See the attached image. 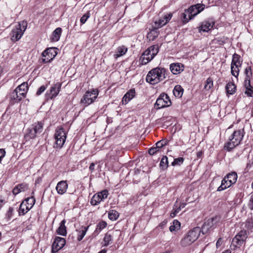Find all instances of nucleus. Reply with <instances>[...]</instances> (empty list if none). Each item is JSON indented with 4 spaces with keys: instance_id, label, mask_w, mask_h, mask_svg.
<instances>
[{
    "instance_id": "nucleus-27",
    "label": "nucleus",
    "mask_w": 253,
    "mask_h": 253,
    "mask_svg": "<svg viewBox=\"0 0 253 253\" xmlns=\"http://www.w3.org/2000/svg\"><path fill=\"white\" fill-rule=\"evenodd\" d=\"M225 177L229 181V184H233L236 182L237 174L236 172H232L227 174Z\"/></svg>"
},
{
    "instance_id": "nucleus-62",
    "label": "nucleus",
    "mask_w": 253,
    "mask_h": 253,
    "mask_svg": "<svg viewBox=\"0 0 253 253\" xmlns=\"http://www.w3.org/2000/svg\"><path fill=\"white\" fill-rule=\"evenodd\" d=\"M169 230L171 231V232H173L176 230H177L175 227H174V225H171L170 227H169Z\"/></svg>"
},
{
    "instance_id": "nucleus-8",
    "label": "nucleus",
    "mask_w": 253,
    "mask_h": 253,
    "mask_svg": "<svg viewBox=\"0 0 253 253\" xmlns=\"http://www.w3.org/2000/svg\"><path fill=\"white\" fill-rule=\"evenodd\" d=\"M243 229L241 230L237 234L235 237H243L246 236H248L251 235L250 234L253 232V220L252 218H250L247 220V221L242 224Z\"/></svg>"
},
{
    "instance_id": "nucleus-47",
    "label": "nucleus",
    "mask_w": 253,
    "mask_h": 253,
    "mask_svg": "<svg viewBox=\"0 0 253 253\" xmlns=\"http://www.w3.org/2000/svg\"><path fill=\"white\" fill-rule=\"evenodd\" d=\"M112 243L111 238H103L101 244L103 246H107Z\"/></svg>"
},
{
    "instance_id": "nucleus-17",
    "label": "nucleus",
    "mask_w": 253,
    "mask_h": 253,
    "mask_svg": "<svg viewBox=\"0 0 253 253\" xmlns=\"http://www.w3.org/2000/svg\"><path fill=\"white\" fill-rule=\"evenodd\" d=\"M172 13H168L161 18L158 21L155 22V26L157 28H159L165 25L171 18Z\"/></svg>"
},
{
    "instance_id": "nucleus-29",
    "label": "nucleus",
    "mask_w": 253,
    "mask_h": 253,
    "mask_svg": "<svg viewBox=\"0 0 253 253\" xmlns=\"http://www.w3.org/2000/svg\"><path fill=\"white\" fill-rule=\"evenodd\" d=\"M245 240L242 238H233L231 242V247L234 248H239L245 242Z\"/></svg>"
},
{
    "instance_id": "nucleus-57",
    "label": "nucleus",
    "mask_w": 253,
    "mask_h": 253,
    "mask_svg": "<svg viewBox=\"0 0 253 253\" xmlns=\"http://www.w3.org/2000/svg\"><path fill=\"white\" fill-rule=\"evenodd\" d=\"M12 192H13V194L14 195H17L18 194H19L20 192V190H19V188L17 186H16L13 189V191H12Z\"/></svg>"
},
{
    "instance_id": "nucleus-40",
    "label": "nucleus",
    "mask_w": 253,
    "mask_h": 253,
    "mask_svg": "<svg viewBox=\"0 0 253 253\" xmlns=\"http://www.w3.org/2000/svg\"><path fill=\"white\" fill-rule=\"evenodd\" d=\"M195 240H192L191 238H182L181 240V244L183 246H186L190 245Z\"/></svg>"
},
{
    "instance_id": "nucleus-13",
    "label": "nucleus",
    "mask_w": 253,
    "mask_h": 253,
    "mask_svg": "<svg viewBox=\"0 0 253 253\" xmlns=\"http://www.w3.org/2000/svg\"><path fill=\"white\" fill-rule=\"evenodd\" d=\"M218 220V217L215 216L205 221L202 227L203 228V235L208 236V232L210 231L211 228L217 223Z\"/></svg>"
},
{
    "instance_id": "nucleus-58",
    "label": "nucleus",
    "mask_w": 253,
    "mask_h": 253,
    "mask_svg": "<svg viewBox=\"0 0 253 253\" xmlns=\"http://www.w3.org/2000/svg\"><path fill=\"white\" fill-rule=\"evenodd\" d=\"M5 155V151L4 149H0V158L2 159Z\"/></svg>"
},
{
    "instance_id": "nucleus-10",
    "label": "nucleus",
    "mask_w": 253,
    "mask_h": 253,
    "mask_svg": "<svg viewBox=\"0 0 253 253\" xmlns=\"http://www.w3.org/2000/svg\"><path fill=\"white\" fill-rule=\"evenodd\" d=\"M98 95L97 89H93L91 91H87L83 98L81 99V103L87 106L92 103Z\"/></svg>"
},
{
    "instance_id": "nucleus-61",
    "label": "nucleus",
    "mask_w": 253,
    "mask_h": 253,
    "mask_svg": "<svg viewBox=\"0 0 253 253\" xmlns=\"http://www.w3.org/2000/svg\"><path fill=\"white\" fill-rule=\"evenodd\" d=\"M220 239L221 238H219V240H218V241L216 242V245L217 248L220 247L222 244V242H221Z\"/></svg>"
},
{
    "instance_id": "nucleus-39",
    "label": "nucleus",
    "mask_w": 253,
    "mask_h": 253,
    "mask_svg": "<svg viewBox=\"0 0 253 253\" xmlns=\"http://www.w3.org/2000/svg\"><path fill=\"white\" fill-rule=\"evenodd\" d=\"M160 166L162 169L167 168L168 166V160L167 156H163L160 162Z\"/></svg>"
},
{
    "instance_id": "nucleus-2",
    "label": "nucleus",
    "mask_w": 253,
    "mask_h": 253,
    "mask_svg": "<svg viewBox=\"0 0 253 253\" xmlns=\"http://www.w3.org/2000/svg\"><path fill=\"white\" fill-rule=\"evenodd\" d=\"M205 7V5L204 4L198 3L192 5L187 9L185 10L184 12L182 14L183 23L186 24L189 20L193 19L195 16L203 11Z\"/></svg>"
},
{
    "instance_id": "nucleus-63",
    "label": "nucleus",
    "mask_w": 253,
    "mask_h": 253,
    "mask_svg": "<svg viewBox=\"0 0 253 253\" xmlns=\"http://www.w3.org/2000/svg\"><path fill=\"white\" fill-rule=\"evenodd\" d=\"M219 43L221 45L224 44L225 42L222 40V39H220V40H218Z\"/></svg>"
},
{
    "instance_id": "nucleus-35",
    "label": "nucleus",
    "mask_w": 253,
    "mask_h": 253,
    "mask_svg": "<svg viewBox=\"0 0 253 253\" xmlns=\"http://www.w3.org/2000/svg\"><path fill=\"white\" fill-rule=\"evenodd\" d=\"M119 216V213L114 210H110L108 212V217L111 220H117Z\"/></svg>"
},
{
    "instance_id": "nucleus-6",
    "label": "nucleus",
    "mask_w": 253,
    "mask_h": 253,
    "mask_svg": "<svg viewBox=\"0 0 253 253\" xmlns=\"http://www.w3.org/2000/svg\"><path fill=\"white\" fill-rule=\"evenodd\" d=\"M43 124L42 122H38L33 124L29 127L27 133L25 134L24 138L26 141H28L31 139L35 138L37 135L41 133L43 130Z\"/></svg>"
},
{
    "instance_id": "nucleus-3",
    "label": "nucleus",
    "mask_w": 253,
    "mask_h": 253,
    "mask_svg": "<svg viewBox=\"0 0 253 253\" xmlns=\"http://www.w3.org/2000/svg\"><path fill=\"white\" fill-rule=\"evenodd\" d=\"M28 89L27 83H23L19 85L9 94L11 101H12L11 103H17L25 98Z\"/></svg>"
},
{
    "instance_id": "nucleus-23",
    "label": "nucleus",
    "mask_w": 253,
    "mask_h": 253,
    "mask_svg": "<svg viewBox=\"0 0 253 253\" xmlns=\"http://www.w3.org/2000/svg\"><path fill=\"white\" fill-rule=\"evenodd\" d=\"M66 220L63 219L60 223L59 227L57 229V233L61 236H65L67 234L66 227L65 225Z\"/></svg>"
},
{
    "instance_id": "nucleus-44",
    "label": "nucleus",
    "mask_w": 253,
    "mask_h": 253,
    "mask_svg": "<svg viewBox=\"0 0 253 253\" xmlns=\"http://www.w3.org/2000/svg\"><path fill=\"white\" fill-rule=\"evenodd\" d=\"M88 228V227L82 226L80 228V229H79V232L80 233V234L79 235L80 237H84L85 236Z\"/></svg>"
},
{
    "instance_id": "nucleus-54",
    "label": "nucleus",
    "mask_w": 253,
    "mask_h": 253,
    "mask_svg": "<svg viewBox=\"0 0 253 253\" xmlns=\"http://www.w3.org/2000/svg\"><path fill=\"white\" fill-rule=\"evenodd\" d=\"M180 210H181L180 207H179L176 210L173 209L170 213V216L172 217H174L176 215V214L180 211Z\"/></svg>"
},
{
    "instance_id": "nucleus-19",
    "label": "nucleus",
    "mask_w": 253,
    "mask_h": 253,
    "mask_svg": "<svg viewBox=\"0 0 253 253\" xmlns=\"http://www.w3.org/2000/svg\"><path fill=\"white\" fill-rule=\"evenodd\" d=\"M169 68L173 74L177 75L183 70L184 66L181 63H172L170 64Z\"/></svg>"
},
{
    "instance_id": "nucleus-42",
    "label": "nucleus",
    "mask_w": 253,
    "mask_h": 253,
    "mask_svg": "<svg viewBox=\"0 0 253 253\" xmlns=\"http://www.w3.org/2000/svg\"><path fill=\"white\" fill-rule=\"evenodd\" d=\"M13 208L10 207L8 209V211H7L6 215L5 218L7 221H9L10 220L11 218L12 217L13 215Z\"/></svg>"
},
{
    "instance_id": "nucleus-49",
    "label": "nucleus",
    "mask_w": 253,
    "mask_h": 253,
    "mask_svg": "<svg viewBox=\"0 0 253 253\" xmlns=\"http://www.w3.org/2000/svg\"><path fill=\"white\" fill-rule=\"evenodd\" d=\"M159 149L157 147H151L148 150V153L150 155H153L157 153Z\"/></svg>"
},
{
    "instance_id": "nucleus-12",
    "label": "nucleus",
    "mask_w": 253,
    "mask_h": 253,
    "mask_svg": "<svg viewBox=\"0 0 253 253\" xmlns=\"http://www.w3.org/2000/svg\"><path fill=\"white\" fill-rule=\"evenodd\" d=\"M109 194L107 190H103L98 192L93 195L90 201V204L92 206H95L99 204L101 202L107 199Z\"/></svg>"
},
{
    "instance_id": "nucleus-41",
    "label": "nucleus",
    "mask_w": 253,
    "mask_h": 253,
    "mask_svg": "<svg viewBox=\"0 0 253 253\" xmlns=\"http://www.w3.org/2000/svg\"><path fill=\"white\" fill-rule=\"evenodd\" d=\"M90 14L89 13V11H88L85 14H84L83 16L81 18L80 22L81 23L83 24H84L88 18L90 17Z\"/></svg>"
},
{
    "instance_id": "nucleus-51",
    "label": "nucleus",
    "mask_w": 253,
    "mask_h": 253,
    "mask_svg": "<svg viewBox=\"0 0 253 253\" xmlns=\"http://www.w3.org/2000/svg\"><path fill=\"white\" fill-rule=\"evenodd\" d=\"M251 79H248L246 78L244 82V85L246 88L252 87V86L251 85Z\"/></svg>"
},
{
    "instance_id": "nucleus-46",
    "label": "nucleus",
    "mask_w": 253,
    "mask_h": 253,
    "mask_svg": "<svg viewBox=\"0 0 253 253\" xmlns=\"http://www.w3.org/2000/svg\"><path fill=\"white\" fill-rule=\"evenodd\" d=\"M20 192H24L28 188V185L26 183H22L17 185Z\"/></svg>"
},
{
    "instance_id": "nucleus-1",
    "label": "nucleus",
    "mask_w": 253,
    "mask_h": 253,
    "mask_svg": "<svg viewBox=\"0 0 253 253\" xmlns=\"http://www.w3.org/2000/svg\"><path fill=\"white\" fill-rule=\"evenodd\" d=\"M166 70L164 68H155L148 72L146 81L152 84H156L166 78Z\"/></svg>"
},
{
    "instance_id": "nucleus-30",
    "label": "nucleus",
    "mask_w": 253,
    "mask_h": 253,
    "mask_svg": "<svg viewBox=\"0 0 253 253\" xmlns=\"http://www.w3.org/2000/svg\"><path fill=\"white\" fill-rule=\"evenodd\" d=\"M156 27L154 29L152 30L147 35V38L149 41H154L155 39L158 37L159 33L157 30Z\"/></svg>"
},
{
    "instance_id": "nucleus-32",
    "label": "nucleus",
    "mask_w": 253,
    "mask_h": 253,
    "mask_svg": "<svg viewBox=\"0 0 253 253\" xmlns=\"http://www.w3.org/2000/svg\"><path fill=\"white\" fill-rule=\"evenodd\" d=\"M229 181L225 177L221 181V185L217 188L218 191H221L229 187L232 184H229Z\"/></svg>"
},
{
    "instance_id": "nucleus-26",
    "label": "nucleus",
    "mask_w": 253,
    "mask_h": 253,
    "mask_svg": "<svg viewBox=\"0 0 253 253\" xmlns=\"http://www.w3.org/2000/svg\"><path fill=\"white\" fill-rule=\"evenodd\" d=\"M240 56L237 53H234L232 56L231 65L241 66L243 61L240 59Z\"/></svg>"
},
{
    "instance_id": "nucleus-16",
    "label": "nucleus",
    "mask_w": 253,
    "mask_h": 253,
    "mask_svg": "<svg viewBox=\"0 0 253 253\" xmlns=\"http://www.w3.org/2000/svg\"><path fill=\"white\" fill-rule=\"evenodd\" d=\"M65 243V238H55L52 244V252L53 253L57 252L64 246Z\"/></svg>"
},
{
    "instance_id": "nucleus-18",
    "label": "nucleus",
    "mask_w": 253,
    "mask_h": 253,
    "mask_svg": "<svg viewBox=\"0 0 253 253\" xmlns=\"http://www.w3.org/2000/svg\"><path fill=\"white\" fill-rule=\"evenodd\" d=\"M68 187L66 180H62L58 182L56 187V190L58 194L63 195L65 193Z\"/></svg>"
},
{
    "instance_id": "nucleus-11",
    "label": "nucleus",
    "mask_w": 253,
    "mask_h": 253,
    "mask_svg": "<svg viewBox=\"0 0 253 253\" xmlns=\"http://www.w3.org/2000/svg\"><path fill=\"white\" fill-rule=\"evenodd\" d=\"M61 86L62 83L59 82L53 84L45 94L46 99L52 100L55 98L60 91Z\"/></svg>"
},
{
    "instance_id": "nucleus-9",
    "label": "nucleus",
    "mask_w": 253,
    "mask_h": 253,
    "mask_svg": "<svg viewBox=\"0 0 253 253\" xmlns=\"http://www.w3.org/2000/svg\"><path fill=\"white\" fill-rule=\"evenodd\" d=\"M171 105V102L169 96L165 93H161L157 98L154 105L156 109L158 110L161 108L169 107Z\"/></svg>"
},
{
    "instance_id": "nucleus-53",
    "label": "nucleus",
    "mask_w": 253,
    "mask_h": 253,
    "mask_svg": "<svg viewBox=\"0 0 253 253\" xmlns=\"http://www.w3.org/2000/svg\"><path fill=\"white\" fill-rule=\"evenodd\" d=\"M249 208L250 210H253V193L251 195L249 201V203L248 204Z\"/></svg>"
},
{
    "instance_id": "nucleus-48",
    "label": "nucleus",
    "mask_w": 253,
    "mask_h": 253,
    "mask_svg": "<svg viewBox=\"0 0 253 253\" xmlns=\"http://www.w3.org/2000/svg\"><path fill=\"white\" fill-rule=\"evenodd\" d=\"M47 85H42L37 90L36 94L37 95H41L42 93H43L45 90L47 88Z\"/></svg>"
},
{
    "instance_id": "nucleus-4",
    "label": "nucleus",
    "mask_w": 253,
    "mask_h": 253,
    "mask_svg": "<svg viewBox=\"0 0 253 253\" xmlns=\"http://www.w3.org/2000/svg\"><path fill=\"white\" fill-rule=\"evenodd\" d=\"M244 135V131L243 129L234 131L229 138V141L225 144L224 148L229 151L231 150L240 143Z\"/></svg>"
},
{
    "instance_id": "nucleus-52",
    "label": "nucleus",
    "mask_w": 253,
    "mask_h": 253,
    "mask_svg": "<svg viewBox=\"0 0 253 253\" xmlns=\"http://www.w3.org/2000/svg\"><path fill=\"white\" fill-rule=\"evenodd\" d=\"M252 88V87L246 88L245 94H247L248 96L252 97L253 96V90Z\"/></svg>"
},
{
    "instance_id": "nucleus-28",
    "label": "nucleus",
    "mask_w": 253,
    "mask_h": 253,
    "mask_svg": "<svg viewBox=\"0 0 253 253\" xmlns=\"http://www.w3.org/2000/svg\"><path fill=\"white\" fill-rule=\"evenodd\" d=\"M127 49L125 46H119L117 48L116 53L114 54L115 58L124 55L127 51Z\"/></svg>"
},
{
    "instance_id": "nucleus-37",
    "label": "nucleus",
    "mask_w": 253,
    "mask_h": 253,
    "mask_svg": "<svg viewBox=\"0 0 253 253\" xmlns=\"http://www.w3.org/2000/svg\"><path fill=\"white\" fill-rule=\"evenodd\" d=\"M241 66H234V65H231V72L233 76H234L235 77H237L239 75V73L240 71L239 67H241Z\"/></svg>"
},
{
    "instance_id": "nucleus-20",
    "label": "nucleus",
    "mask_w": 253,
    "mask_h": 253,
    "mask_svg": "<svg viewBox=\"0 0 253 253\" xmlns=\"http://www.w3.org/2000/svg\"><path fill=\"white\" fill-rule=\"evenodd\" d=\"M202 235H203L202 227H196L189 231L187 237H199Z\"/></svg>"
},
{
    "instance_id": "nucleus-25",
    "label": "nucleus",
    "mask_w": 253,
    "mask_h": 253,
    "mask_svg": "<svg viewBox=\"0 0 253 253\" xmlns=\"http://www.w3.org/2000/svg\"><path fill=\"white\" fill-rule=\"evenodd\" d=\"M149 49L151 51V56H150V58L147 57L148 59V60H147V62H150L151 60H152L154 57L157 54V53L159 52V47L158 44H155L149 47Z\"/></svg>"
},
{
    "instance_id": "nucleus-22",
    "label": "nucleus",
    "mask_w": 253,
    "mask_h": 253,
    "mask_svg": "<svg viewBox=\"0 0 253 253\" xmlns=\"http://www.w3.org/2000/svg\"><path fill=\"white\" fill-rule=\"evenodd\" d=\"M151 53L152 52L149 48L143 52L140 58V61L142 65H145L149 62H147V60H148L147 57L150 58V56H151Z\"/></svg>"
},
{
    "instance_id": "nucleus-7",
    "label": "nucleus",
    "mask_w": 253,
    "mask_h": 253,
    "mask_svg": "<svg viewBox=\"0 0 253 253\" xmlns=\"http://www.w3.org/2000/svg\"><path fill=\"white\" fill-rule=\"evenodd\" d=\"M55 139L54 148H61L65 143L67 137V134L62 127L57 128L54 135Z\"/></svg>"
},
{
    "instance_id": "nucleus-60",
    "label": "nucleus",
    "mask_w": 253,
    "mask_h": 253,
    "mask_svg": "<svg viewBox=\"0 0 253 253\" xmlns=\"http://www.w3.org/2000/svg\"><path fill=\"white\" fill-rule=\"evenodd\" d=\"M94 166H95V165L94 163H91L90 166H89V170L91 171H92L94 170Z\"/></svg>"
},
{
    "instance_id": "nucleus-33",
    "label": "nucleus",
    "mask_w": 253,
    "mask_h": 253,
    "mask_svg": "<svg viewBox=\"0 0 253 253\" xmlns=\"http://www.w3.org/2000/svg\"><path fill=\"white\" fill-rule=\"evenodd\" d=\"M183 89L180 85H176L173 90V93L174 95L177 97H181L183 94Z\"/></svg>"
},
{
    "instance_id": "nucleus-36",
    "label": "nucleus",
    "mask_w": 253,
    "mask_h": 253,
    "mask_svg": "<svg viewBox=\"0 0 253 253\" xmlns=\"http://www.w3.org/2000/svg\"><path fill=\"white\" fill-rule=\"evenodd\" d=\"M22 203H25L27 205V206L29 207V209L30 210L35 203V199L33 196H32L26 199Z\"/></svg>"
},
{
    "instance_id": "nucleus-59",
    "label": "nucleus",
    "mask_w": 253,
    "mask_h": 253,
    "mask_svg": "<svg viewBox=\"0 0 253 253\" xmlns=\"http://www.w3.org/2000/svg\"><path fill=\"white\" fill-rule=\"evenodd\" d=\"M167 220H164L163 221H162L160 224V227H161L162 228H163L167 224Z\"/></svg>"
},
{
    "instance_id": "nucleus-38",
    "label": "nucleus",
    "mask_w": 253,
    "mask_h": 253,
    "mask_svg": "<svg viewBox=\"0 0 253 253\" xmlns=\"http://www.w3.org/2000/svg\"><path fill=\"white\" fill-rule=\"evenodd\" d=\"M212 85H213V80L211 77H209L207 79V80L206 82V84L204 85V88L205 89L208 90L211 88V87L212 86Z\"/></svg>"
},
{
    "instance_id": "nucleus-55",
    "label": "nucleus",
    "mask_w": 253,
    "mask_h": 253,
    "mask_svg": "<svg viewBox=\"0 0 253 253\" xmlns=\"http://www.w3.org/2000/svg\"><path fill=\"white\" fill-rule=\"evenodd\" d=\"M173 225L178 230L180 228V223L177 220L175 219L173 221Z\"/></svg>"
},
{
    "instance_id": "nucleus-34",
    "label": "nucleus",
    "mask_w": 253,
    "mask_h": 253,
    "mask_svg": "<svg viewBox=\"0 0 253 253\" xmlns=\"http://www.w3.org/2000/svg\"><path fill=\"white\" fill-rule=\"evenodd\" d=\"M29 210V207H27L25 203H22L20 205L19 214V215H24Z\"/></svg>"
},
{
    "instance_id": "nucleus-15",
    "label": "nucleus",
    "mask_w": 253,
    "mask_h": 253,
    "mask_svg": "<svg viewBox=\"0 0 253 253\" xmlns=\"http://www.w3.org/2000/svg\"><path fill=\"white\" fill-rule=\"evenodd\" d=\"M214 21L212 19H208L204 21L198 27L200 32H208L212 29L214 25Z\"/></svg>"
},
{
    "instance_id": "nucleus-31",
    "label": "nucleus",
    "mask_w": 253,
    "mask_h": 253,
    "mask_svg": "<svg viewBox=\"0 0 253 253\" xmlns=\"http://www.w3.org/2000/svg\"><path fill=\"white\" fill-rule=\"evenodd\" d=\"M227 93L229 94H233L236 92V86L233 83H229L226 86Z\"/></svg>"
},
{
    "instance_id": "nucleus-56",
    "label": "nucleus",
    "mask_w": 253,
    "mask_h": 253,
    "mask_svg": "<svg viewBox=\"0 0 253 253\" xmlns=\"http://www.w3.org/2000/svg\"><path fill=\"white\" fill-rule=\"evenodd\" d=\"M107 223L105 221H102L99 224L100 229H103L107 226Z\"/></svg>"
},
{
    "instance_id": "nucleus-21",
    "label": "nucleus",
    "mask_w": 253,
    "mask_h": 253,
    "mask_svg": "<svg viewBox=\"0 0 253 253\" xmlns=\"http://www.w3.org/2000/svg\"><path fill=\"white\" fill-rule=\"evenodd\" d=\"M134 89H130L126 92L122 99L123 104H127L130 100H131L135 96Z\"/></svg>"
},
{
    "instance_id": "nucleus-5",
    "label": "nucleus",
    "mask_w": 253,
    "mask_h": 253,
    "mask_svg": "<svg viewBox=\"0 0 253 253\" xmlns=\"http://www.w3.org/2000/svg\"><path fill=\"white\" fill-rule=\"evenodd\" d=\"M27 22L22 21L18 23L17 25L12 30L10 35L11 40L12 42H16L19 40L24 34L27 29Z\"/></svg>"
},
{
    "instance_id": "nucleus-50",
    "label": "nucleus",
    "mask_w": 253,
    "mask_h": 253,
    "mask_svg": "<svg viewBox=\"0 0 253 253\" xmlns=\"http://www.w3.org/2000/svg\"><path fill=\"white\" fill-rule=\"evenodd\" d=\"M166 145V141L163 140H160L157 142L156 144V147L159 149L160 148H162L163 146Z\"/></svg>"
},
{
    "instance_id": "nucleus-24",
    "label": "nucleus",
    "mask_w": 253,
    "mask_h": 253,
    "mask_svg": "<svg viewBox=\"0 0 253 253\" xmlns=\"http://www.w3.org/2000/svg\"><path fill=\"white\" fill-rule=\"evenodd\" d=\"M62 32V30L61 28L58 27L52 33V38L51 40L52 42H57L59 41L61 33Z\"/></svg>"
},
{
    "instance_id": "nucleus-45",
    "label": "nucleus",
    "mask_w": 253,
    "mask_h": 253,
    "mask_svg": "<svg viewBox=\"0 0 253 253\" xmlns=\"http://www.w3.org/2000/svg\"><path fill=\"white\" fill-rule=\"evenodd\" d=\"M184 161V159L182 157H179L176 159H175L174 161L172 162L171 164L172 166H175L176 165H180L182 164Z\"/></svg>"
},
{
    "instance_id": "nucleus-64",
    "label": "nucleus",
    "mask_w": 253,
    "mask_h": 253,
    "mask_svg": "<svg viewBox=\"0 0 253 253\" xmlns=\"http://www.w3.org/2000/svg\"><path fill=\"white\" fill-rule=\"evenodd\" d=\"M107 252V250H105V249H104V250H101V251H100L99 253H106Z\"/></svg>"
},
{
    "instance_id": "nucleus-14",
    "label": "nucleus",
    "mask_w": 253,
    "mask_h": 253,
    "mask_svg": "<svg viewBox=\"0 0 253 253\" xmlns=\"http://www.w3.org/2000/svg\"><path fill=\"white\" fill-rule=\"evenodd\" d=\"M57 53L54 48H48L45 50L42 53V62L43 63L50 62L56 55Z\"/></svg>"
},
{
    "instance_id": "nucleus-43",
    "label": "nucleus",
    "mask_w": 253,
    "mask_h": 253,
    "mask_svg": "<svg viewBox=\"0 0 253 253\" xmlns=\"http://www.w3.org/2000/svg\"><path fill=\"white\" fill-rule=\"evenodd\" d=\"M245 74L246 76V78L251 79L252 77V72L251 67H248L245 69Z\"/></svg>"
}]
</instances>
